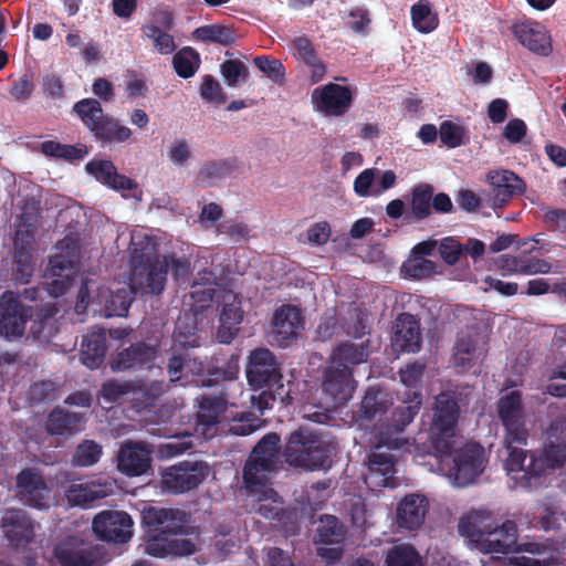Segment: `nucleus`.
Returning a JSON list of instances; mask_svg holds the SVG:
<instances>
[{"mask_svg":"<svg viewBox=\"0 0 566 566\" xmlns=\"http://www.w3.org/2000/svg\"><path fill=\"white\" fill-rule=\"evenodd\" d=\"M438 252L448 265H454L464 253L463 245L452 237L443 238L438 244Z\"/></svg>","mask_w":566,"mask_h":566,"instance_id":"64","label":"nucleus"},{"mask_svg":"<svg viewBox=\"0 0 566 566\" xmlns=\"http://www.w3.org/2000/svg\"><path fill=\"white\" fill-rule=\"evenodd\" d=\"M523 446H512V448H505L509 452L507 458L505 460V469L512 475V479L515 480L516 485L523 489H534L538 485H528L526 484V478H528V472L531 473V463L525 467L524 462L526 460V451L522 449Z\"/></svg>","mask_w":566,"mask_h":566,"instance_id":"39","label":"nucleus"},{"mask_svg":"<svg viewBox=\"0 0 566 566\" xmlns=\"http://www.w3.org/2000/svg\"><path fill=\"white\" fill-rule=\"evenodd\" d=\"M133 245L132 286L135 287L136 292L139 290L145 294L160 295L167 282L168 256H158L157 245L149 237H145L140 242L133 239Z\"/></svg>","mask_w":566,"mask_h":566,"instance_id":"4","label":"nucleus"},{"mask_svg":"<svg viewBox=\"0 0 566 566\" xmlns=\"http://www.w3.org/2000/svg\"><path fill=\"white\" fill-rule=\"evenodd\" d=\"M176 511L171 509H158L150 506L143 511V521L149 530H164L170 526L168 523L175 520Z\"/></svg>","mask_w":566,"mask_h":566,"instance_id":"60","label":"nucleus"},{"mask_svg":"<svg viewBox=\"0 0 566 566\" xmlns=\"http://www.w3.org/2000/svg\"><path fill=\"white\" fill-rule=\"evenodd\" d=\"M151 468V450L140 441L125 442L117 455V469L127 476H140Z\"/></svg>","mask_w":566,"mask_h":566,"instance_id":"19","label":"nucleus"},{"mask_svg":"<svg viewBox=\"0 0 566 566\" xmlns=\"http://www.w3.org/2000/svg\"><path fill=\"white\" fill-rule=\"evenodd\" d=\"M90 132L102 146L120 144L129 139L132 130L112 116L104 115Z\"/></svg>","mask_w":566,"mask_h":566,"instance_id":"33","label":"nucleus"},{"mask_svg":"<svg viewBox=\"0 0 566 566\" xmlns=\"http://www.w3.org/2000/svg\"><path fill=\"white\" fill-rule=\"evenodd\" d=\"M419 321L409 313L398 315L392 336V346L402 353H416L421 347Z\"/></svg>","mask_w":566,"mask_h":566,"instance_id":"23","label":"nucleus"},{"mask_svg":"<svg viewBox=\"0 0 566 566\" xmlns=\"http://www.w3.org/2000/svg\"><path fill=\"white\" fill-rule=\"evenodd\" d=\"M433 187L429 184L416 186L411 192V219L422 221L431 214Z\"/></svg>","mask_w":566,"mask_h":566,"instance_id":"43","label":"nucleus"},{"mask_svg":"<svg viewBox=\"0 0 566 566\" xmlns=\"http://www.w3.org/2000/svg\"><path fill=\"white\" fill-rule=\"evenodd\" d=\"M142 31L145 36L153 41V45L159 54L168 55L176 50L174 36L164 32L159 27L146 24L142 28Z\"/></svg>","mask_w":566,"mask_h":566,"instance_id":"55","label":"nucleus"},{"mask_svg":"<svg viewBox=\"0 0 566 566\" xmlns=\"http://www.w3.org/2000/svg\"><path fill=\"white\" fill-rule=\"evenodd\" d=\"M85 169L97 181L112 189L132 190L137 187V184L133 179L118 174L111 160H91L86 164Z\"/></svg>","mask_w":566,"mask_h":566,"instance_id":"30","label":"nucleus"},{"mask_svg":"<svg viewBox=\"0 0 566 566\" xmlns=\"http://www.w3.org/2000/svg\"><path fill=\"white\" fill-rule=\"evenodd\" d=\"M254 65L274 82H282L285 77V69L281 61L270 56H256L253 60Z\"/></svg>","mask_w":566,"mask_h":566,"instance_id":"63","label":"nucleus"},{"mask_svg":"<svg viewBox=\"0 0 566 566\" xmlns=\"http://www.w3.org/2000/svg\"><path fill=\"white\" fill-rule=\"evenodd\" d=\"M391 405L392 401L387 392L369 387L360 402L358 415L367 421L380 419Z\"/></svg>","mask_w":566,"mask_h":566,"instance_id":"37","label":"nucleus"},{"mask_svg":"<svg viewBox=\"0 0 566 566\" xmlns=\"http://www.w3.org/2000/svg\"><path fill=\"white\" fill-rule=\"evenodd\" d=\"M346 531L344 525L334 515H323L314 535L316 545L342 544Z\"/></svg>","mask_w":566,"mask_h":566,"instance_id":"40","label":"nucleus"},{"mask_svg":"<svg viewBox=\"0 0 566 566\" xmlns=\"http://www.w3.org/2000/svg\"><path fill=\"white\" fill-rule=\"evenodd\" d=\"M424 366L419 363L408 364L405 368L400 369L401 382L411 390L409 397L411 398L409 403H402L401 406H409L416 403L420 398V405L422 403V396L418 389L421 386Z\"/></svg>","mask_w":566,"mask_h":566,"instance_id":"50","label":"nucleus"},{"mask_svg":"<svg viewBox=\"0 0 566 566\" xmlns=\"http://www.w3.org/2000/svg\"><path fill=\"white\" fill-rule=\"evenodd\" d=\"M262 421L252 412H242L239 417L233 418L229 431L234 436H249L259 429Z\"/></svg>","mask_w":566,"mask_h":566,"instance_id":"61","label":"nucleus"},{"mask_svg":"<svg viewBox=\"0 0 566 566\" xmlns=\"http://www.w3.org/2000/svg\"><path fill=\"white\" fill-rule=\"evenodd\" d=\"M102 457V446L94 440L84 439L81 441L72 455L74 467H92L96 464Z\"/></svg>","mask_w":566,"mask_h":566,"instance_id":"51","label":"nucleus"},{"mask_svg":"<svg viewBox=\"0 0 566 566\" xmlns=\"http://www.w3.org/2000/svg\"><path fill=\"white\" fill-rule=\"evenodd\" d=\"M179 533H184L181 525L167 526L164 530H149L145 552L159 558L192 555L196 552L195 543L191 539L178 537Z\"/></svg>","mask_w":566,"mask_h":566,"instance_id":"8","label":"nucleus"},{"mask_svg":"<svg viewBox=\"0 0 566 566\" xmlns=\"http://www.w3.org/2000/svg\"><path fill=\"white\" fill-rule=\"evenodd\" d=\"M238 168L235 158H224L206 163L199 170L197 179L207 182L216 179H223L234 172Z\"/></svg>","mask_w":566,"mask_h":566,"instance_id":"48","label":"nucleus"},{"mask_svg":"<svg viewBox=\"0 0 566 566\" xmlns=\"http://www.w3.org/2000/svg\"><path fill=\"white\" fill-rule=\"evenodd\" d=\"M54 557L61 566H92L94 564L90 552L73 547L65 542L54 547Z\"/></svg>","mask_w":566,"mask_h":566,"instance_id":"46","label":"nucleus"},{"mask_svg":"<svg viewBox=\"0 0 566 566\" xmlns=\"http://www.w3.org/2000/svg\"><path fill=\"white\" fill-rule=\"evenodd\" d=\"M40 149L46 157L64 159L67 161L81 160L87 154L84 145H66L56 140L43 142Z\"/></svg>","mask_w":566,"mask_h":566,"instance_id":"45","label":"nucleus"},{"mask_svg":"<svg viewBox=\"0 0 566 566\" xmlns=\"http://www.w3.org/2000/svg\"><path fill=\"white\" fill-rule=\"evenodd\" d=\"M440 140L449 148H457L469 142L468 129L452 120H443L439 127Z\"/></svg>","mask_w":566,"mask_h":566,"instance_id":"52","label":"nucleus"},{"mask_svg":"<svg viewBox=\"0 0 566 566\" xmlns=\"http://www.w3.org/2000/svg\"><path fill=\"white\" fill-rule=\"evenodd\" d=\"M224 82L230 87H235L240 82H245L249 77L247 65L240 60H227L220 65Z\"/></svg>","mask_w":566,"mask_h":566,"instance_id":"56","label":"nucleus"},{"mask_svg":"<svg viewBox=\"0 0 566 566\" xmlns=\"http://www.w3.org/2000/svg\"><path fill=\"white\" fill-rule=\"evenodd\" d=\"M109 493L111 489L107 484L90 481L72 483L65 491V497L72 506H86L96 500L105 499Z\"/></svg>","mask_w":566,"mask_h":566,"instance_id":"35","label":"nucleus"},{"mask_svg":"<svg viewBox=\"0 0 566 566\" xmlns=\"http://www.w3.org/2000/svg\"><path fill=\"white\" fill-rule=\"evenodd\" d=\"M85 423L83 413L55 407L46 418L45 430L50 436L69 439L84 430Z\"/></svg>","mask_w":566,"mask_h":566,"instance_id":"24","label":"nucleus"},{"mask_svg":"<svg viewBox=\"0 0 566 566\" xmlns=\"http://www.w3.org/2000/svg\"><path fill=\"white\" fill-rule=\"evenodd\" d=\"M158 357V346L136 342L117 353L111 363L114 371L150 370Z\"/></svg>","mask_w":566,"mask_h":566,"instance_id":"15","label":"nucleus"},{"mask_svg":"<svg viewBox=\"0 0 566 566\" xmlns=\"http://www.w3.org/2000/svg\"><path fill=\"white\" fill-rule=\"evenodd\" d=\"M280 444V434L266 433L252 449L242 473L244 489L255 502L253 510L266 520H276L283 512V502L270 483L279 459Z\"/></svg>","mask_w":566,"mask_h":566,"instance_id":"1","label":"nucleus"},{"mask_svg":"<svg viewBox=\"0 0 566 566\" xmlns=\"http://www.w3.org/2000/svg\"><path fill=\"white\" fill-rule=\"evenodd\" d=\"M75 262L69 255L54 254L49 260L46 276L51 279L49 293L54 296L63 295L71 285Z\"/></svg>","mask_w":566,"mask_h":566,"instance_id":"27","label":"nucleus"},{"mask_svg":"<svg viewBox=\"0 0 566 566\" xmlns=\"http://www.w3.org/2000/svg\"><path fill=\"white\" fill-rule=\"evenodd\" d=\"M106 350L107 338L104 331L87 333L81 343V361L90 369L98 368L104 361Z\"/></svg>","mask_w":566,"mask_h":566,"instance_id":"34","label":"nucleus"},{"mask_svg":"<svg viewBox=\"0 0 566 566\" xmlns=\"http://www.w3.org/2000/svg\"><path fill=\"white\" fill-rule=\"evenodd\" d=\"M188 345L191 347L196 346L188 342L181 334L174 336L166 366L169 382L171 384L185 385L186 381H182V379L186 377L187 371L197 375H201L205 371L202 363H197L195 359L190 358Z\"/></svg>","mask_w":566,"mask_h":566,"instance_id":"14","label":"nucleus"},{"mask_svg":"<svg viewBox=\"0 0 566 566\" xmlns=\"http://www.w3.org/2000/svg\"><path fill=\"white\" fill-rule=\"evenodd\" d=\"M311 98L315 111L333 117L344 116L354 101L352 90L336 83H328L314 88Z\"/></svg>","mask_w":566,"mask_h":566,"instance_id":"11","label":"nucleus"},{"mask_svg":"<svg viewBox=\"0 0 566 566\" xmlns=\"http://www.w3.org/2000/svg\"><path fill=\"white\" fill-rule=\"evenodd\" d=\"M428 507L429 502L424 495H406L397 507L398 525L410 531L419 528L423 524Z\"/></svg>","mask_w":566,"mask_h":566,"instance_id":"28","label":"nucleus"},{"mask_svg":"<svg viewBox=\"0 0 566 566\" xmlns=\"http://www.w3.org/2000/svg\"><path fill=\"white\" fill-rule=\"evenodd\" d=\"M208 473V465L201 461H181L165 470L163 484L172 493H185L198 488Z\"/></svg>","mask_w":566,"mask_h":566,"instance_id":"9","label":"nucleus"},{"mask_svg":"<svg viewBox=\"0 0 566 566\" xmlns=\"http://www.w3.org/2000/svg\"><path fill=\"white\" fill-rule=\"evenodd\" d=\"M497 412L502 423L524 419L522 394L512 390L501 397L497 401Z\"/></svg>","mask_w":566,"mask_h":566,"instance_id":"49","label":"nucleus"},{"mask_svg":"<svg viewBox=\"0 0 566 566\" xmlns=\"http://www.w3.org/2000/svg\"><path fill=\"white\" fill-rule=\"evenodd\" d=\"M247 379L251 388L259 394L251 396V408L261 415L271 409L276 400L283 406L292 403L290 389L283 384L281 364L268 348L251 352L247 364Z\"/></svg>","mask_w":566,"mask_h":566,"instance_id":"3","label":"nucleus"},{"mask_svg":"<svg viewBox=\"0 0 566 566\" xmlns=\"http://www.w3.org/2000/svg\"><path fill=\"white\" fill-rule=\"evenodd\" d=\"M302 327L303 317L297 307L283 305L275 311L273 316V335L279 346L284 347L289 342L296 338Z\"/></svg>","mask_w":566,"mask_h":566,"instance_id":"26","label":"nucleus"},{"mask_svg":"<svg viewBox=\"0 0 566 566\" xmlns=\"http://www.w3.org/2000/svg\"><path fill=\"white\" fill-rule=\"evenodd\" d=\"M134 384L132 381H119L116 379H109L102 385L99 395L104 401L114 403L134 391Z\"/></svg>","mask_w":566,"mask_h":566,"instance_id":"59","label":"nucleus"},{"mask_svg":"<svg viewBox=\"0 0 566 566\" xmlns=\"http://www.w3.org/2000/svg\"><path fill=\"white\" fill-rule=\"evenodd\" d=\"M73 112L90 130L105 114L101 103L95 98H83L73 105Z\"/></svg>","mask_w":566,"mask_h":566,"instance_id":"53","label":"nucleus"},{"mask_svg":"<svg viewBox=\"0 0 566 566\" xmlns=\"http://www.w3.org/2000/svg\"><path fill=\"white\" fill-rule=\"evenodd\" d=\"M17 495L28 505L35 509L49 507L50 490L35 468L21 470L15 479Z\"/></svg>","mask_w":566,"mask_h":566,"instance_id":"17","label":"nucleus"},{"mask_svg":"<svg viewBox=\"0 0 566 566\" xmlns=\"http://www.w3.org/2000/svg\"><path fill=\"white\" fill-rule=\"evenodd\" d=\"M517 525L514 521L506 520L501 525L495 523L492 531L488 533L479 549L484 553L506 554L516 545Z\"/></svg>","mask_w":566,"mask_h":566,"instance_id":"29","label":"nucleus"},{"mask_svg":"<svg viewBox=\"0 0 566 566\" xmlns=\"http://www.w3.org/2000/svg\"><path fill=\"white\" fill-rule=\"evenodd\" d=\"M192 38L206 43L230 46L235 42L233 29L222 24H207L193 30Z\"/></svg>","mask_w":566,"mask_h":566,"instance_id":"42","label":"nucleus"},{"mask_svg":"<svg viewBox=\"0 0 566 566\" xmlns=\"http://www.w3.org/2000/svg\"><path fill=\"white\" fill-rule=\"evenodd\" d=\"M201 64L200 54L191 46H184L172 56V66L178 76L192 77Z\"/></svg>","mask_w":566,"mask_h":566,"instance_id":"44","label":"nucleus"},{"mask_svg":"<svg viewBox=\"0 0 566 566\" xmlns=\"http://www.w3.org/2000/svg\"><path fill=\"white\" fill-rule=\"evenodd\" d=\"M410 17L412 27L423 34L434 31L439 25V17L428 0H419L412 4Z\"/></svg>","mask_w":566,"mask_h":566,"instance_id":"41","label":"nucleus"},{"mask_svg":"<svg viewBox=\"0 0 566 566\" xmlns=\"http://www.w3.org/2000/svg\"><path fill=\"white\" fill-rule=\"evenodd\" d=\"M4 537L13 547L27 546L34 538V525L23 510H8L1 518Z\"/></svg>","mask_w":566,"mask_h":566,"instance_id":"21","label":"nucleus"},{"mask_svg":"<svg viewBox=\"0 0 566 566\" xmlns=\"http://www.w3.org/2000/svg\"><path fill=\"white\" fill-rule=\"evenodd\" d=\"M249 232V227L245 223L234 219L224 220L216 227L217 234H224L235 243L247 240Z\"/></svg>","mask_w":566,"mask_h":566,"instance_id":"62","label":"nucleus"},{"mask_svg":"<svg viewBox=\"0 0 566 566\" xmlns=\"http://www.w3.org/2000/svg\"><path fill=\"white\" fill-rule=\"evenodd\" d=\"M283 457L290 467L307 471L326 469L331 464L329 444L318 432L304 427L289 436Z\"/></svg>","mask_w":566,"mask_h":566,"instance_id":"5","label":"nucleus"},{"mask_svg":"<svg viewBox=\"0 0 566 566\" xmlns=\"http://www.w3.org/2000/svg\"><path fill=\"white\" fill-rule=\"evenodd\" d=\"M486 180L490 185L488 202L493 209L503 208L512 198L522 196L526 190L525 181L512 170H491Z\"/></svg>","mask_w":566,"mask_h":566,"instance_id":"10","label":"nucleus"},{"mask_svg":"<svg viewBox=\"0 0 566 566\" xmlns=\"http://www.w3.org/2000/svg\"><path fill=\"white\" fill-rule=\"evenodd\" d=\"M401 272L406 277L421 280L433 275L437 272V264L426 258L411 256L403 262Z\"/></svg>","mask_w":566,"mask_h":566,"instance_id":"54","label":"nucleus"},{"mask_svg":"<svg viewBox=\"0 0 566 566\" xmlns=\"http://www.w3.org/2000/svg\"><path fill=\"white\" fill-rule=\"evenodd\" d=\"M566 463V438L556 437L545 443L541 452L531 454V473L526 484L541 485L546 470L557 469Z\"/></svg>","mask_w":566,"mask_h":566,"instance_id":"13","label":"nucleus"},{"mask_svg":"<svg viewBox=\"0 0 566 566\" xmlns=\"http://www.w3.org/2000/svg\"><path fill=\"white\" fill-rule=\"evenodd\" d=\"M459 417L460 406L454 395L441 392L436 397L430 438L433 449L442 457L451 453Z\"/></svg>","mask_w":566,"mask_h":566,"instance_id":"6","label":"nucleus"},{"mask_svg":"<svg viewBox=\"0 0 566 566\" xmlns=\"http://www.w3.org/2000/svg\"><path fill=\"white\" fill-rule=\"evenodd\" d=\"M227 405L228 399L223 391L217 395L201 396L199 400L200 410L197 413V430L201 429L205 437H212L220 416L227 409Z\"/></svg>","mask_w":566,"mask_h":566,"instance_id":"25","label":"nucleus"},{"mask_svg":"<svg viewBox=\"0 0 566 566\" xmlns=\"http://www.w3.org/2000/svg\"><path fill=\"white\" fill-rule=\"evenodd\" d=\"M322 388L332 398L334 406L345 405L356 388L353 370L340 368L328 361L324 370Z\"/></svg>","mask_w":566,"mask_h":566,"instance_id":"18","label":"nucleus"},{"mask_svg":"<svg viewBox=\"0 0 566 566\" xmlns=\"http://www.w3.org/2000/svg\"><path fill=\"white\" fill-rule=\"evenodd\" d=\"M28 315L22 303L7 291L0 297V337L18 339L24 334Z\"/></svg>","mask_w":566,"mask_h":566,"instance_id":"16","label":"nucleus"},{"mask_svg":"<svg viewBox=\"0 0 566 566\" xmlns=\"http://www.w3.org/2000/svg\"><path fill=\"white\" fill-rule=\"evenodd\" d=\"M493 515L490 512H474L459 522L458 530L461 536L469 538L479 548L485 536L495 525Z\"/></svg>","mask_w":566,"mask_h":566,"instance_id":"31","label":"nucleus"},{"mask_svg":"<svg viewBox=\"0 0 566 566\" xmlns=\"http://www.w3.org/2000/svg\"><path fill=\"white\" fill-rule=\"evenodd\" d=\"M533 249L534 247L518 255H500L495 261L497 270L502 272L503 276L512 274L534 275L549 273L552 264L544 259L531 255L530 253Z\"/></svg>","mask_w":566,"mask_h":566,"instance_id":"20","label":"nucleus"},{"mask_svg":"<svg viewBox=\"0 0 566 566\" xmlns=\"http://www.w3.org/2000/svg\"><path fill=\"white\" fill-rule=\"evenodd\" d=\"M136 290L132 285L122 286L115 291L102 294L104 301V315L106 317H125L135 298Z\"/></svg>","mask_w":566,"mask_h":566,"instance_id":"36","label":"nucleus"},{"mask_svg":"<svg viewBox=\"0 0 566 566\" xmlns=\"http://www.w3.org/2000/svg\"><path fill=\"white\" fill-rule=\"evenodd\" d=\"M92 528L101 541L125 543L133 535V520L124 511H102L93 518Z\"/></svg>","mask_w":566,"mask_h":566,"instance_id":"12","label":"nucleus"},{"mask_svg":"<svg viewBox=\"0 0 566 566\" xmlns=\"http://www.w3.org/2000/svg\"><path fill=\"white\" fill-rule=\"evenodd\" d=\"M419 410L420 398L413 405L397 406L391 411L390 418L376 428L375 444L368 454V467L371 475L381 476L378 485L387 486L388 481L394 476L396 459L389 451L407 448L409 441L403 436V431Z\"/></svg>","mask_w":566,"mask_h":566,"instance_id":"2","label":"nucleus"},{"mask_svg":"<svg viewBox=\"0 0 566 566\" xmlns=\"http://www.w3.org/2000/svg\"><path fill=\"white\" fill-rule=\"evenodd\" d=\"M13 262L15 265L14 280L18 283L28 284L35 269L34 253L14 252Z\"/></svg>","mask_w":566,"mask_h":566,"instance_id":"57","label":"nucleus"},{"mask_svg":"<svg viewBox=\"0 0 566 566\" xmlns=\"http://www.w3.org/2000/svg\"><path fill=\"white\" fill-rule=\"evenodd\" d=\"M294 55L311 69L312 83H318L326 73V66L317 57L314 46L306 36H297L292 42Z\"/></svg>","mask_w":566,"mask_h":566,"instance_id":"38","label":"nucleus"},{"mask_svg":"<svg viewBox=\"0 0 566 566\" xmlns=\"http://www.w3.org/2000/svg\"><path fill=\"white\" fill-rule=\"evenodd\" d=\"M386 566H424L419 552L410 544L394 545L387 553Z\"/></svg>","mask_w":566,"mask_h":566,"instance_id":"47","label":"nucleus"},{"mask_svg":"<svg viewBox=\"0 0 566 566\" xmlns=\"http://www.w3.org/2000/svg\"><path fill=\"white\" fill-rule=\"evenodd\" d=\"M439 457L441 464L449 467L447 475L457 486L473 483L485 469V451L478 442H467L459 449L452 448L450 455Z\"/></svg>","mask_w":566,"mask_h":566,"instance_id":"7","label":"nucleus"},{"mask_svg":"<svg viewBox=\"0 0 566 566\" xmlns=\"http://www.w3.org/2000/svg\"><path fill=\"white\" fill-rule=\"evenodd\" d=\"M369 340L363 342L360 344H355L352 342H343L339 343L336 347L333 348L329 363L340 367L346 368L354 371V367L365 363L368 359Z\"/></svg>","mask_w":566,"mask_h":566,"instance_id":"32","label":"nucleus"},{"mask_svg":"<svg viewBox=\"0 0 566 566\" xmlns=\"http://www.w3.org/2000/svg\"><path fill=\"white\" fill-rule=\"evenodd\" d=\"M513 34L531 52L547 56L552 52V42L545 27L535 21L515 23Z\"/></svg>","mask_w":566,"mask_h":566,"instance_id":"22","label":"nucleus"},{"mask_svg":"<svg viewBox=\"0 0 566 566\" xmlns=\"http://www.w3.org/2000/svg\"><path fill=\"white\" fill-rule=\"evenodd\" d=\"M502 424L504 428L503 444L505 448H512V446H526L528 431L526 429L524 419L510 421Z\"/></svg>","mask_w":566,"mask_h":566,"instance_id":"58","label":"nucleus"}]
</instances>
